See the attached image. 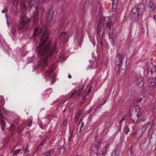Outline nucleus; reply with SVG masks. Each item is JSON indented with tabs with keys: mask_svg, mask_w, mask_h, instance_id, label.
I'll return each mask as SVG.
<instances>
[{
	"mask_svg": "<svg viewBox=\"0 0 156 156\" xmlns=\"http://www.w3.org/2000/svg\"><path fill=\"white\" fill-rule=\"evenodd\" d=\"M150 69L149 68H147L146 70V72L147 73H149L150 71Z\"/></svg>",
	"mask_w": 156,
	"mask_h": 156,
	"instance_id": "45",
	"label": "nucleus"
},
{
	"mask_svg": "<svg viewBox=\"0 0 156 156\" xmlns=\"http://www.w3.org/2000/svg\"><path fill=\"white\" fill-rule=\"evenodd\" d=\"M137 84L141 86L143 84V81L142 79H140L137 80Z\"/></svg>",
	"mask_w": 156,
	"mask_h": 156,
	"instance_id": "21",
	"label": "nucleus"
},
{
	"mask_svg": "<svg viewBox=\"0 0 156 156\" xmlns=\"http://www.w3.org/2000/svg\"><path fill=\"white\" fill-rule=\"evenodd\" d=\"M14 4L15 5H17L18 4V0H14Z\"/></svg>",
	"mask_w": 156,
	"mask_h": 156,
	"instance_id": "48",
	"label": "nucleus"
},
{
	"mask_svg": "<svg viewBox=\"0 0 156 156\" xmlns=\"http://www.w3.org/2000/svg\"><path fill=\"white\" fill-rule=\"evenodd\" d=\"M93 0H88L89 3H92V1Z\"/></svg>",
	"mask_w": 156,
	"mask_h": 156,
	"instance_id": "58",
	"label": "nucleus"
},
{
	"mask_svg": "<svg viewBox=\"0 0 156 156\" xmlns=\"http://www.w3.org/2000/svg\"><path fill=\"white\" fill-rule=\"evenodd\" d=\"M54 71V70L51 69L50 70H47L45 73V76L47 78L48 77H49L50 76L51 73Z\"/></svg>",
	"mask_w": 156,
	"mask_h": 156,
	"instance_id": "18",
	"label": "nucleus"
},
{
	"mask_svg": "<svg viewBox=\"0 0 156 156\" xmlns=\"http://www.w3.org/2000/svg\"><path fill=\"white\" fill-rule=\"evenodd\" d=\"M148 1L147 5V8L150 11H153L156 8V2L153 0H147V2Z\"/></svg>",
	"mask_w": 156,
	"mask_h": 156,
	"instance_id": "6",
	"label": "nucleus"
},
{
	"mask_svg": "<svg viewBox=\"0 0 156 156\" xmlns=\"http://www.w3.org/2000/svg\"><path fill=\"white\" fill-rule=\"evenodd\" d=\"M31 20L25 15L22 16L20 19V21L19 25V28L21 30L23 28V26L25 24L29 25Z\"/></svg>",
	"mask_w": 156,
	"mask_h": 156,
	"instance_id": "4",
	"label": "nucleus"
},
{
	"mask_svg": "<svg viewBox=\"0 0 156 156\" xmlns=\"http://www.w3.org/2000/svg\"><path fill=\"white\" fill-rule=\"evenodd\" d=\"M28 146L27 144H26V146H24L23 148V151H29L28 149Z\"/></svg>",
	"mask_w": 156,
	"mask_h": 156,
	"instance_id": "29",
	"label": "nucleus"
},
{
	"mask_svg": "<svg viewBox=\"0 0 156 156\" xmlns=\"http://www.w3.org/2000/svg\"><path fill=\"white\" fill-rule=\"evenodd\" d=\"M122 144L121 143H119L117 145L116 148V150H117L118 151H120V150L121 149V147L122 146Z\"/></svg>",
	"mask_w": 156,
	"mask_h": 156,
	"instance_id": "24",
	"label": "nucleus"
},
{
	"mask_svg": "<svg viewBox=\"0 0 156 156\" xmlns=\"http://www.w3.org/2000/svg\"><path fill=\"white\" fill-rule=\"evenodd\" d=\"M11 32L14 35H15L16 34V31L15 29H13L12 30Z\"/></svg>",
	"mask_w": 156,
	"mask_h": 156,
	"instance_id": "38",
	"label": "nucleus"
},
{
	"mask_svg": "<svg viewBox=\"0 0 156 156\" xmlns=\"http://www.w3.org/2000/svg\"><path fill=\"white\" fill-rule=\"evenodd\" d=\"M91 150L93 152L97 153L98 150V147L96 144H94L91 147Z\"/></svg>",
	"mask_w": 156,
	"mask_h": 156,
	"instance_id": "16",
	"label": "nucleus"
},
{
	"mask_svg": "<svg viewBox=\"0 0 156 156\" xmlns=\"http://www.w3.org/2000/svg\"><path fill=\"white\" fill-rule=\"evenodd\" d=\"M25 153L24 154V155L25 156H27L28 154L29 151H25Z\"/></svg>",
	"mask_w": 156,
	"mask_h": 156,
	"instance_id": "42",
	"label": "nucleus"
},
{
	"mask_svg": "<svg viewBox=\"0 0 156 156\" xmlns=\"http://www.w3.org/2000/svg\"><path fill=\"white\" fill-rule=\"evenodd\" d=\"M27 2L30 8H34V6H37L36 3L37 2V0H24V2H21L20 4V9L22 13H24L27 9L26 2Z\"/></svg>",
	"mask_w": 156,
	"mask_h": 156,
	"instance_id": "3",
	"label": "nucleus"
},
{
	"mask_svg": "<svg viewBox=\"0 0 156 156\" xmlns=\"http://www.w3.org/2000/svg\"><path fill=\"white\" fill-rule=\"evenodd\" d=\"M142 115L138 113H134L130 115V119L134 122H137L141 120Z\"/></svg>",
	"mask_w": 156,
	"mask_h": 156,
	"instance_id": "5",
	"label": "nucleus"
},
{
	"mask_svg": "<svg viewBox=\"0 0 156 156\" xmlns=\"http://www.w3.org/2000/svg\"><path fill=\"white\" fill-rule=\"evenodd\" d=\"M48 139H47L46 138H45L44 139V140L42 141V142H44H44H46V141Z\"/></svg>",
	"mask_w": 156,
	"mask_h": 156,
	"instance_id": "53",
	"label": "nucleus"
},
{
	"mask_svg": "<svg viewBox=\"0 0 156 156\" xmlns=\"http://www.w3.org/2000/svg\"><path fill=\"white\" fill-rule=\"evenodd\" d=\"M123 57L122 55L119 54L116 58L115 64L116 67H122V63Z\"/></svg>",
	"mask_w": 156,
	"mask_h": 156,
	"instance_id": "7",
	"label": "nucleus"
},
{
	"mask_svg": "<svg viewBox=\"0 0 156 156\" xmlns=\"http://www.w3.org/2000/svg\"><path fill=\"white\" fill-rule=\"evenodd\" d=\"M49 34L48 31L46 30L44 27L41 28L37 34L38 36L40 37L41 42L36 48V52L41 57V59L37 65L34 67L36 69L38 68H44L47 65V59L48 58H50L51 57L56 49L55 44L52 47L50 42L46 43V41L48 39Z\"/></svg>",
	"mask_w": 156,
	"mask_h": 156,
	"instance_id": "1",
	"label": "nucleus"
},
{
	"mask_svg": "<svg viewBox=\"0 0 156 156\" xmlns=\"http://www.w3.org/2000/svg\"><path fill=\"white\" fill-rule=\"evenodd\" d=\"M124 119H125L124 117L123 116L122 117V119L119 122V124L121 123V122L124 120Z\"/></svg>",
	"mask_w": 156,
	"mask_h": 156,
	"instance_id": "44",
	"label": "nucleus"
},
{
	"mask_svg": "<svg viewBox=\"0 0 156 156\" xmlns=\"http://www.w3.org/2000/svg\"><path fill=\"white\" fill-rule=\"evenodd\" d=\"M84 125V123L83 122H82L81 127L80 129V131L81 130V128Z\"/></svg>",
	"mask_w": 156,
	"mask_h": 156,
	"instance_id": "51",
	"label": "nucleus"
},
{
	"mask_svg": "<svg viewBox=\"0 0 156 156\" xmlns=\"http://www.w3.org/2000/svg\"><path fill=\"white\" fill-rule=\"evenodd\" d=\"M20 151V149H18L15 151H11V153L13 152V155H15L17 154L18 153H19Z\"/></svg>",
	"mask_w": 156,
	"mask_h": 156,
	"instance_id": "27",
	"label": "nucleus"
},
{
	"mask_svg": "<svg viewBox=\"0 0 156 156\" xmlns=\"http://www.w3.org/2000/svg\"><path fill=\"white\" fill-rule=\"evenodd\" d=\"M108 147V145H106L102 148V151L103 154H105L107 152V148Z\"/></svg>",
	"mask_w": 156,
	"mask_h": 156,
	"instance_id": "20",
	"label": "nucleus"
},
{
	"mask_svg": "<svg viewBox=\"0 0 156 156\" xmlns=\"http://www.w3.org/2000/svg\"><path fill=\"white\" fill-rule=\"evenodd\" d=\"M153 112L154 113H156V105H154L153 106Z\"/></svg>",
	"mask_w": 156,
	"mask_h": 156,
	"instance_id": "37",
	"label": "nucleus"
},
{
	"mask_svg": "<svg viewBox=\"0 0 156 156\" xmlns=\"http://www.w3.org/2000/svg\"><path fill=\"white\" fill-rule=\"evenodd\" d=\"M131 17L133 20H137L141 17V16L140 15L136 10L133 9L131 12Z\"/></svg>",
	"mask_w": 156,
	"mask_h": 156,
	"instance_id": "8",
	"label": "nucleus"
},
{
	"mask_svg": "<svg viewBox=\"0 0 156 156\" xmlns=\"http://www.w3.org/2000/svg\"><path fill=\"white\" fill-rule=\"evenodd\" d=\"M76 92H77V90H74L72 93V94L70 96V98H71L75 94V93Z\"/></svg>",
	"mask_w": 156,
	"mask_h": 156,
	"instance_id": "36",
	"label": "nucleus"
},
{
	"mask_svg": "<svg viewBox=\"0 0 156 156\" xmlns=\"http://www.w3.org/2000/svg\"><path fill=\"white\" fill-rule=\"evenodd\" d=\"M103 105V104H100V105H98L97 108H100Z\"/></svg>",
	"mask_w": 156,
	"mask_h": 156,
	"instance_id": "47",
	"label": "nucleus"
},
{
	"mask_svg": "<svg viewBox=\"0 0 156 156\" xmlns=\"http://www.w3.org/2000/svg\"><path fill=\"white\" fill-rule=\"evenodd\" d=\"M67 122H68V121H67V120H66V119L64 120L63 123V125L64 126H65L67 125Z\"/></svg>",
	"mask_w": 156,
	"mask_h": 156,
	"instance_id": "35",
	"label": "nucleus"
},
{
	"mask_svg": "<svg viewBox=\"0 0 156 156\" xmlns=\"http://www.w3.org/2000/svg\"><path fill=\"white\" fill-rule=\"evenodd\" d=\"M126 69V66H124V68L122 67H115V70L116 72H118L119 74L121 76H122L125 74Z\"/></svg>",
	"mask_w": 156,
	"mask_h": 156,
	"instance_id": "11",
	"label": "nucleus"
},
{
	"mask_svg": "<svg viewBox=\"0 0 156 156\" xmlns=\"http://www.w3.org/2000/svg\"><path fill=\"white\" fill-rule=\"evenodd\" d=\"M82 112V110H80L79 111V112L77 113V114L76 117V119H78V118H79V117L80 115L81 114Z\"/></svg>",
	"mask_w": 156,
	"mask_h": 156,
	"instance_id": "32",
	"label": "nucleus"
},
{
	"mask_svg": "<svg viewBox=\"0 0 156 156\" xmlns=\"http://www.w3.org/2000/svg\"><path fill=\"white\" fill-rule=\"evenodd\" d=\"M8 10V9L7 8H6L5 7L4 9H3V10H2V12L3 13H5V12L7 11Z\"/></svg>",
	"mask_w": 156,
	"mask_h": 156,
	"instance_id": "39",
	"label": "nucleus"
},
{
	"mask_svg": "<svg viewBox=\"0 0 156 156\" xmlns=\"http://www.w3.org/2000/svg\"><path fill=\"white\" fill-rule=\"evenodd\" d=\"M54 16V13L53 11L51 9L49 10L46 18L47 21L49 23L51 22Z\"/></svg>",
	"mask_w": 156,
	"mask_h": 156,
	"instance_id": "12",
	"label": "nucleus"
},
{
	"mask_svg": "<svg viewBox=\"0 0 156 156\" xmlns=\"http://www.w3.org/2000/svg\"><path fill=\"white\" fill-rule=\"evenodd\" d=\"M54 149H51L48 151L46 152L44 156H50L54 152Z\"/></svg>",
	"mask_w": 156,
	"mask_h": 156,
	"instance_id": "19",
	"label": "nucleus"
},
{
	"mask_svg": "<svg viewBox=\"0 0 156 156\" xmlns=\"http://www.w3.org/2000/svg\"><path fill=\"white\" fill-rule=\"evenodd\" d=\"M153 67L154 68V70L155 71V72H156V66H155V65L154 66H153Z\"/></svg>",
	"mask_w": 156,
	"mask_h": 156,
	"instance_id": "52",
	"label": "nucleus"
},
{
	"mask_svg": "<svg viewBox=\"0 0 156 156\" xmlns=\"http://www.w3.org/2000/svg\"><path fill=\"white\" fill-rule=\"evenodd\" d=\"M117 4L113 3L112 9L113 11H115L116 10V9L117 7Z\"/></svg>",
	"mask_w": 156,
	"mask_h": 156,
	"instance_id": "28",
	"label": "nucleus"
},
{
	"mask_svg": "<svg viewBox=\"0 0 156 156\" xmlns=\"http://www.w3.org/2000/svg\"><path fill=\"white\" fill-rule=\"evenodd\" d=\"M141 16L145 10V7L143 4H139L137 7L134 8Z\"/></svg>",
	"mask_w": 156,
	"mask_h": 156,
	"instance_id": "10",
	"label": "nucleus"
},
{
	"mask_svg": "<svg viewBox=\"0 0 156 156\" xmlns=\"http://www.w3.org/2000/svg\"><path fill=\"white\" fill-rule=\"evenodd\" d=\"M113 3L117 4L118 3V0H113Z\"/></svg>",
	"mask_w": 156,
	"mask_h": 156,
	"instance_id": "41",
	"label": "nucleus"
},
{
	"mask_svg": "<svg viewBox=\"0 0 156 156\" xmlns=\"http://www.w3.org/2000/svg\"><path fill=\"white\" fill-rule=\"evenodd\" d=\"M44 145V142H41L40 144L38 146L37 148L35 150L36 151H38L41 147Z\"/></svg>",
	"mask_w": 156,
	"mask_h": 156,
	"instance_id": "23",
	"label": "nucleus"
},
{
	"mask_svg": "<svg viewBox=\"0 0 156 156\" xmlns=\"http://www.w3.org/2000/svg\"><path fill=\"white\" fill-rule=\"evenodd\" d=\"M50 0H43V1L47 3L49 2Z\"/></svg>",
	"mask_w": 156,
	"mask_h": 156,
	"instance_id": "50",
	"label": "nucleus"
},
{
	"mask_svg": "<svg viewBox=\"0 0 156 156\" xmlns=\"http://www.w3.org/2000/svg\"><path fill=\"white\" fill-rule=\"evenodd\" d=\"M132 148L131 147L130 148V150H129V151L131 153L132 152Z\"/></svg>",
	"mask_w": 156,
	"mask_h": 156,
	"instance_id": "57",
	"label": "nucleus"
},
{
	"mask_svg": "<svg viewBox=\"0 0 156 156\" xmlns=\"http://www.w3.org/2000/svg\"><path fill=\"white\" fill-rule=\"evenodd\" d=\"M86 99V97L85 96H84L81 102V104H83L85 102Z\"/></svg>",
	"mask_w": 156,
	"mask_h": 156,
	"instance_id": "30",
	"label": "nucleus"
},
{
	"mask_svg": "<svg viewBox=\"0 0 156 156\" xmlns=\"http://www.w3.org/2000/svg\"><path fill=\"white\" fill-rule=\"evenodd\" d=\"M142 101V98H139L137 99L136 100V102H141Z\"/></svg>",
	"mask_w": 156,
	"mask_h": 156,
	"instance_id": "40",
	"label": "nucleus"
},
{
	"mask_svg": "<svg viewBox=\"0 0 156 156\" xmlns=\"http://www.w3.org/2000/svg\"><path fill=\"white\" fill-rule=\"evenodd\" d=\"M84 87V85H82L81 87L80 88V89L78 92L80 94H81L82 92L83 91V89Z\"/></svg>",
	"mask_w": 156,
	"mask_h": 156,
	"instance_id": "31",
	"label": "nucleus"
},
{
	"mask_svg": "<svg viewBox=\"0 0 156 156\" xmlns=\"http://www.w3.org/2000/svg\"><path fill=\"white\" fill-rule=\"evenodd\" d=\"M92 57L93 58L95 57V55L93 53H92Z\"/></svg>",
	"mask_w": 156,
	"mask_h": 156,
	"instance_id": "54",
	"label": "nucleus"
},
{
	"mask_svg": "<svg viewBox=\"0 0 156 156\" xmlns=\"http://www.w3.org/2000/svg\"><path fill=\"white\" fill-rule=\"evenodd\" d=\"M32 120H30V122H29V126H31V125L32 124Z\"/></svg>",
	"mask_w": 156,
	"mask_h": 156,
	"instance_id": "49",
	"label": "nucleus"
},
{
	"mask_svg": "<svg viewBox=\"0 0 156 156\" xmlns=\"http://www.w3.org/2000/svg\"><path fill=\"white\" fill-rule=\"evenodd\" d=\"M154 17L155 20H156V18H155V16H154Z\"/></svg>",
	"mask_w": 156,
	"mask_h": 156,
	"instance_id": "63",
	"label": "nucleus"
},
{
	"mask_svg": "<svg viewBox=\"0 0 156 156\" xmlns=\"http://www.w3.org/2000/svg\"><path fill=\"white\" fill-rule=\"evenodd\" d=\"M68 77L69 78H72V76L69 74L68 75Z\"/></svg>",
	"mask_w": 156,
	"mask_h": 156,
	"instance_id": "55",
	"label": "nucleus"
},
{
	"mask_svg": "<svg viewBox=\"0 0 156 156\" xmlns=\"http://www.w3.org/2000/svg\"><path fill=\"white\" fill-rule=\"evenodd\" d=\"M73 132L72 131H71V132H70L69 133V134H70V138H69V140H70V139L71 138V137H72V135H73Z\"/></svg>",
	"mask_w": 156,
	"mask_h": 156,
	"instance_id": "43",
	"label": "nucleus"
},
{
	"mask_svg": "<svg viewBox=\"0 0 156 156\" xmlns=\"http://www.w3.org/2000/svg\"><path fill=\"white\" fill-rule=\"evenodd\" d=\"M143 133L142 129H140L137 131L136 132H135L134 134L136 135V137L138 138L139 139L142 136Z\"/></svg>",
	"mask_w": 156,
	"mask_h": 156,
	"instance_id": "15",
	"label": "nucleus"
},
{
	"mask_svg": "<svg viewBox=\"0 0 156 156\" xmlns=\"http://www.w3.org/2000/svg\"><path fill=\"white\" fill-rule=\"evenodd\" d=\"M119 152L117 150H114L112 152V155L114 156H119Z\"/></svg>",
	"mask_w": 156,
	"mask_h": 156,
	"instance_id": "22",
	"label": "nucleus"
},
{
	"mask_svg": "<svg viewBox=\"0 0 156 156\" xmlns=\"http://www.w3.org/2000/svg\"><path fill=\"white\" fill-rule=\"evenodd\" d=\"M81 94L79 93V92L77 94V96L79 97L80 95Z\"/></svg>",
	"mask_w": 156,
	"mask_h": 156,
	"instance_id": "56",
	"label": "nucleus"
},
{
	"mask_svg": "<svg viewBox=\"0 0 156 156\" xmlns=\"http://www.w3.org/2000/svg\"><path fill=\"white\" fill-rule=\"evenodd\" d=\"M112 24V22L108 17H101L98 21L97 28V34L98 35V41H99L101 45L103 46V42L104 40L103 28L104 25L107 27L110 28Z\"/></svg>",
	"mask_w": 156,
	"mask_h": 156,
	"instance_id": "2",
	"label": "nucleus"
},
{
	"mask_svg": "<svg viewBox=\"0 0 156 156\" xmlns=\"http://www.w3.org/2000/svg\"><path fill=\"white\" fill-rule=\"evenodd\" d=\"M148 82L149 87H153V88L156 83V77L154 78L149 79L148 81Z\"/></svg>",
	"mask_w": 156,
	"mask_h": 156,
	"instance_id": "13",
	"label": "nucleus"
},
{
	"mask_svg": "<svg viewBox=\"0 0 156 156\" xmlns=\"http://www.w3.org/2000/svg\"><path fill=\"white\" fill-rule=\"evenodd\" d=\"M129 130V129L128 127V126H126L125 128V131L126 134H127Z\"/></svg>",
	"mask_w": 156,
	"mask_h": 156,
	"instance_id": "33",
	"label": "nucleus"
},
{
	"mask_svg": "<svg viewBox=\"0 0 156 156\" xmlns=\"http://www.w3.org/2000/svg\"><path fill=\"white\" fill-rule=\"evenodd\" d=\"M46 138L47 139H49V137L48 136H47Z\"/></svg>",
	"mask_w": 156,
	"mask_h": 156,
	"instance_id": "62",
	"label": "nucleus"
},
{
	"mask_svg": "<svg viewBox=\"0 0 156 156\" xmlns=\"http://www.w3.org/2000/svg\"><path fill=\"white\" fill-rule=\"evenodd\" d=\"M66 33V32H62L61 33V34L59 35V38L60 40H61L62 39L63 37L65 36V34Z\"/></svg>",
	"mask_w": 156,
	"mask_h": 156,
	"instance_id": "25",
	"label": "nucleus"
},
{
	"mask_svg": "<svg viewBox=\"0 0 156 156\" xmlns=\"http://www.w3.org/2000/svg\"><path fill=\"white\" fill-rule=\"evenodd\" d=\"M92 85H91L89 89L87 91V93H88L87 96H88V95H89V94L90 93L91 90V89L92 88Z\"/></svg>",
	"mask_w": 156,
	"mask_h": 156,
	"instance_id": "34",
	"label": "nucleus"
},
{
	"mask_svg": "<svg viewBox=\"0 0 156 156\" xmlns=\"http://www.w3.org/2000/svg\"><path fill=\"white\" fill-rule=\"evenodd\" d=\"M82 119H81V120H80L79 122V124L80 123V122H82Z\"/></svg>",
	"mask_w": 156,
	"mask_h": 156,
	"instance_id": "61",
	"label": "nucleus"
},
{
	"mask_svg": "<svg viewBox=\"0 0 156 156\" xmlns=\"http://www.w3.org/2000/svg\"><path fill=\"white\" fill-rule=\"evenodd\" d=\"M77 121V119H76V120H75L74 122H75V123H76V121Z\"/></svg>",
	"mask_w": 156,
	"mask_h": 156,
	"instance_id": "64",
	"label": "nucleus"
},
{
	"mask_svg": "<svg viewBox=\"0 0 156 156\" xmlns=\"http://www.w3.org/2000/svg\"><path fill=\"white\" fill-rule=\"evenodd\" d=\"M106 100H105L104 101V102H103V104H103V105L104 104H105L106 103Z\"/></svg>",
	"mask_w": 156,
	"mask_h": 156,
	"instance_id": "59",
	"label": "nucleus"
},
{
	"mask_svg": "<svg viewBox=\"0 0 156 156\" xmlns=\"http://www.w3.org/2000/svg\"><path fill=\"white\" fill-rule=\"evenodd\" d=\"M38 31V29L37 28H35L33 32V34L32 35L33 37H34L36 36Z\"/></svg>",
	"mask_w": 156,
	"mask_h": 156,
	"instance_id": "26",
	"label": "nucleus"
},
{
	"mask_svg": "<svg viewBox=\"0 0 156 156\" xmlns=\"http://www.w3.org/2000/svg\"><path fill=\"white\" fill-rule=\"evenodd\" d=\"M99 156H105V154H101Z\"/></svg>",
	"mask_w": 156,
	"mask_h": 156,
	"instance_id": "60",
	"label": "nucleus"
},
{
	"mask_svg": "<svg viewBox=\"0 0 156 156\" xmlns=\"http://www.w3.org/2000/svg\"><path fill=\"white\" fill-rule=\"evenodd\" d=\"M34 9L35 10L33 14V24L35 25L37 22L38 20V6H34Z\"/></svg>",
	"mask_w": 156,
	"mask_h": 156,
	"instance_id": "9",
	"label": "nucleus"
},
{
	"mask_svg": "<svg viewBox=\"0 0 156 156\" xmlns=\"http://www.w3.org/2000/svg\"><path fill=\"white\" fill-rule=\"evenodd\" d=\"M101 139H99L97 140V143L99 144H100L101 142Z\"/></svg>",
	"mask_w": 156,
	"mask_h": 156,
	"instance_id": "46",
	"label": "nucleus"
},
{
	"mask_svg": "<svg viewBox=\"0 0 156 156\" xmlns=\"http://www.w3.org/2000/svg\"><path fill=\"white\" fill-rule=\"evenodd\" d=\"M66 144H64L63 146H61L58 148V151L60 153H63L65 150V148L66 147Z\"/></svg>",
	"mask_w": 156,
	"mask_h": 156,
	"instance_id": "17",
	"label": "nucleus"
},
{
	"mask_svg": "<svg viewBox=\"0 0 156 156\" xmlns=\"http://www.w3.org/2000/svg\"><path fill=\"white\" fill-rule=\"evenodd\" d=\"M3 117V116L2 114V110L1 109L0 110V123L1 124L2 130H4L5 126V121L2 119Z\"/></svg>",
	"mask_w": 156,
	"mask_h": 156,
	"instance_id": "14",
	"label": "nucleus"
}]
</instances>
